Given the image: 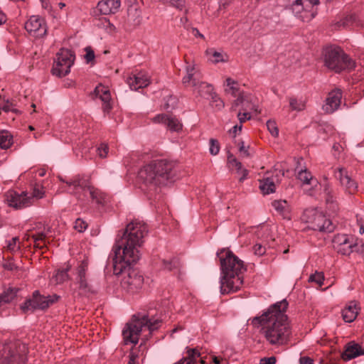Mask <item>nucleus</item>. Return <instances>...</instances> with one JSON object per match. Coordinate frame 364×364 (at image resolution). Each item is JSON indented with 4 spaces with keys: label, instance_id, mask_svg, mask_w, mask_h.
<instances>
[{
    "label": "nucleus",
    "instance_id": "obj_38",
    "mask_svg": "<svg viewBox=\"0 0 364 364\" xmlns=\"http://www.w3.org/2000/svg\"><path fill=\"white\" fill-rule=\"evenodd\" d=\"M205 53L208 60L214 63L223 61L222 54L218 51H215L213 48L207 49Z\"/></svg>",
    "mask_w": 364,
    "mask_h": 364
},
{
    "label": "nucleus",
    "instance_id": "obj_27",
    "mask_svg": "<svg viewBox=\"0 0 364 364\" xmlns=\"http://www.w3.org/2000/svg\"><path fill=\"white\" fill-rule=\"evenodd\" d=\"M224 86L225 94L230 95L234 97H237V98L240 94L245 92L240 90L239 83L230 77L226 79Z\"/></svg>",
    "mask_w": 364,
    "mask_h": 364
},
{
    "label": "nucleus",
    "instance_id": "obj_24",
    "mask_svg": "<svg viewBox=\"0 0 364 364\" xmlns=\"http://www.w3.org/2000/svg\"><path fill=\"white\" fill-rule=\"evenodd\" d=\"M363 354L364 350L360 345L355 343H349L344 352L341 354V358L343 360L348 361Z\"/></svg>",
    "mask_w": 364,
    "mask_h": 364
},
{
    "label": "nucleus",
    "instance_id": "obj_25",
    "mask_svg": "<svg viewBox=\"0 0 364 364\" xmlns=\"http://www.w3.org/2000/svg\"><path fill=\"white\" fill-rule=\"evenodd\" d=\"M323 193L325 195L326 203L328 205V209L335 213L338 210V205L336 202V197L332 188L328 183H325L323 185Z\"/></svg>",
    "mask_w": 364,
    "mask_h": 364
},
{
    "label": "nucleus",
    "instance_id": "obj_47",
    "mask_svg": "<svg viewBox=\"0 0 364 364\" xmlns=\"http://www.w3.org/2000/svg\"><path fill=\"white\" fill-rule=\"evenodd\" d=\"M18 238L17 237H13L7 242V249L11 252H16L20 249L19 245L17 243Z\"/></svg>",
    "mask_w": 364,
    "mask_h": 364
},
{
    "label": "nucleus",
    "instance_id": "obj_45",
    "mask_svg": "<svg viewBox=\"0 0 364 364\" xmlns=\"http://www.w3.org/2000/svg\"><path fill=\"white\" fill-rule=\"evenodd\" d=\"M324 276L322 272H316L315 274H311L309 278V282H315L318 284L319 287H321L323 284Z\"/></svg>",
    "mask_w": 364,
    "mask_h": 364
},
{
    "label": "nucleus",
    "instance_id": "obj_22",
    "mask_svg": "<svg viewBox=\"0 0 364 364\" xmlns=\"http://www.w3.org/2000/svg\"><path fill=\"white\" fill-rule=\"evenodd\" d=\"M252 96L247 92L240 94V96L232 102L231 109L235 110L237 106H242V110L247 112V110H257L255 106L252 103Z\"/></svg>",
    "mask_w": 364,
    "mask_h": 364
},
{
    "label": "nucleus",
    "instance_id": "obj_55",
    "mask_svg": "<svg viewBox=\"0 0 364 364\" xmlns=\"http://www.w3.org/2000/svg\"><path fill=\"white\" fill-rule=\"evenodd\" d=\"M175 102L176 99L172 96H169L167 101L163 105V109L168 110L170 108H173L174 107Z\"/></svg>",
    "mask_w": 364,
    "mask_h": 364
},
{
    "label": "nucleus",
    "instance_id": "obj_28",
    "mask_svg": "<svg viewBox=\"0 0 364 364\" xmlns=\"http://www.w3.org/2000/svg\"><path fill=\"white\" fill-rule=\"evenodd\" d=\"M358 314V310L357 305L354 301H351L350 304L342 311L343 318L348 323L353 322L356 318Z\"/></svg>",
    "mask_w": 364,
    "mask_h": 364
},
{
    "label": "nucleus",
    "instance_id": "obj_48",
    "mask_svg": "<svg viewBox=\"0 0 364 364\" xmlns=\"http://www.w3.org/2000/svg\"><path fill=\"white\" fill-rule=\"evenodd\" d=\"M354 245L350 242L346 246L337 247L338 252L343 255H349L353 252Z\"/></svg>",
    "mask_w": 364,
    "mask_h": 364
},
{
    "label": "nucleus",
    "instance_id": "obj_4",
    "mask_svg": "<svg viewBox=\"0 0 364 364\" xmlns=\"http://www.w3.org/2000/svg\"><path fill=\"white\" fill-rule=\"evenodd\" d=\"M174 165L167 160L154 161L144 166L139 172V180L150 191L173 180Z\"/></svg>",
    "mask_w": 364,
    "mask_h": 364
},
{
    "label": "nucleus",
    "instance_id": "obj_46",
    "mask_svg": "<svg viewBox=\"0 0 364 364\" xmlns=\"http://www.w3.org/2000/svg\"><path fill=\"white\" fill-rule=\"evenodd\" d=\"M237 146L239 147V151L243 157H250L252 154L250 151V146H245L244 141H241L238 142Z\"/></svg>",
    "mask_w": 364,
    "mask_h": 364
},
{
    "label": "nucleus",
    "instance_id": "obj_35",
    "mask_svg": "<svg viewBox=\"0 0 364 364\" xmlns=\"http://www.w3.org/2000/svg\"><path fill=\"white\" fill-rule=\"evenodd\" d=\"M18 291V289L17 288H9L1 293L0 294V306L11 301L17 296Z\"/></svg>",
    "mask_w": 364,
    "mask_h": 364
},
{
    "label": "nucleus",
    "instance_id": "obj_58",
    "mask_svg": "<svg viewBox=\"0 0 364 364\" xmlns=\"http://www.w3.org/2000/svg\"><path fill=\"white\" fill-rule=\"evenodd\" d=\"M276 361V358L274 356L269 358H263L260 359L259 364H275Z\"/></svg>",
    "mask_w": 364,
    "mask_h": 364
},
{
    "label": "nucleus",
    "instance_id": "obj_7",
    "mask_svg": "<svg viewBox=\"0 0 364 364\" xmlns=\"http://www.w3.org/2000/svg\"><path fill=\"white\" fill-rule=\"evenodd\" d=\"M28 347L19 340L0 343V364H25Z\"/></svg>",
    "mask_w": 364,
    "mask_h": 364
},
{
    "label": "nucleus",
    "instance_id": "obj_23",
    "mask_svg": "<svg viewBox=\"0 0 364 364\" xmlns=\"http://www.w3.org/2000/svg\"><path fill=\"white\" fill-rule=\"evenodd\" d=\"M119 7V0H102L97 4V9L103 15L115 14Z\"/></svg>",
    "mask_w": 364,
    "mask_h": 364
},
{
    "label": "nucleus",
    "instance_id": "obj_14",
    "mask_svg": "<svg viewBox=\"0 0 364 364\" xmlns=\"http://www.w3.org/2000/svg\"><path fill=\"white\" fill-rule=\"evenodd\" d=\"M59 296L54 294L53 296H44L40 294L38 291H35L31 299H27L21 306V309L23 313L33 311L36 309H46L50 304L57 301Z\"/></svg>",
    "mask_w": 364,
    "mask_h": 364
},
{
    "label": "nucleus",
    "instance_id": "obj_20",
    "mask_svg": "<svg viewBox=\"0 0 364 364\" xmlns=\"http://www.w3.org/2000/svg\"><path fill=\"white\" fill-rule=\"evenodd\" d=\"M127 82L132 90H137L139 88L146 87L149 84V78L145 73L139 72L129 76Z\"/></svg>",
    "mask_w": 364,
    "mask_h": 364
},
{
    "label": "nucleus",
    "instance_id": "obj_63",
    "mask_svg": "<svg viewBox=\"0 0 364 364\" xmlns=\"http://www.w3.org/2000/svg\"><path fill=\"white\" fill-rule=\"evenodd\" d=\"M241 129H242V125H240V126L235 125L232 127V129L230 132L235 134L237 130L240 131Z\"/></svg>",
    "mask_w": 364,
    "mask_h": 364
},
{
    "label": "nucleus",
    "instance_id": "obj_18",
    "mask_svg": "<svg viewBox=\"0 0 364 364\" xmlns=\"http://www.w3.org/2000/svg\"><path fill=\"white\" fill-rule=\"evenodd\" d=\"M154 123H161L171 132H179L183 129V124L178 118L166 114H159L152 119Z\"/></svg>",
    "mask_w": 364,
    "mask_h": 364
},
{
    "label": "nucleus",
    "instance_id": "obj_30",
    "mask_svg": "<svg viewBox=\"0 0 364 364\" xmlns=\"http://www.w3.org/2000/svg\"><path fill=\"white\" fill-rule=\"evenodd\" d=\"M259 188L264 194L274 193L276 189L274 178L267 176L259 180Z\"/></svg>",
    "mask_w": 364,
    "mask_h": 364
},
{
    "label": "nucleus",
    "instance_id": "obj_11",
    "mask_svg": "<svg viewBox=\"0 0 364 364\" xmlns=\"http://www.w3.org/2000/svg\"><path fill=\"white\" fill-rule=\"evenodd\" d=\"M182 82L185 85H191L195 87L203 97L209 99L214 93L213 85L200 81V74L193 66L186 68V75L183 77Z\"/></svg>",
    "mask_w": 364,
    "mask_h": 364
},
{
    "label": "nucleus",
    "instance_id": "obj_26",
    "mask_svg": "<svg viewBox=\"0 0 364 364\" xmlns=\"http://www.w3.org/2000/svg\"><path fill=\"white\" fill-rule=\"evenodd\" d=\"M272 206L276 211L279 213L284 219H291L290 215V205L285 200H274L272 202Z\"/></svg>",
    "mask_w": 364,
    "mask_h": 364
},
{
    "label": "nucleus",
    "instance_id": "obj_19",
    "mask_svg": "<svg viewBox=\"0 0 364 364\" xmlns=\"http://www.w3.org/2000/svg\"><path fill=\"white\" fill-rule=\"evenodd\" d=\"M342 92L339 89L329 92L325 104L323 105V111L327 114H331L337 110L341 105Z\"/></svg>",
    "mask_w": 364,
    "mask_h": 364
},
{
    "label": "nucleus",
    "instance_id": "obj_56",
    "mask_svg": "<svg viewBox=\"0 0 364 364\" xmlns=\"http://www.w3.org/2000/svg\"><path fill=\"white\" fill-rule=\"evenodd\" d=\"M86 54L85 55V58L87 63L91 62L95 58V53L94 51L92 50L91 48L87 47L85 48Z\"/></svg>",
    "mask_w": 364,
    "mask_h": 364
},
{
    "label": "nucleus",
    "instance_id": "obj_1",
    "mask_svg": "<svg viewBox=\"0 0 364 364\" xmlns=\"http://www.w3.org/2000/svg\"><path fill=\"white\" fill-rule=\"evenodd\" d=\"M147 232V226L143 221L132 220L127 225L122 235L116 240L109 257L114 274L127 273L121 284L129 293L137 292L144 284L143 275L139 270L131 267V265L139 259V248Z\"/></svg>",
    "mask_w": 364,
    "mask_h": 364
},
{
    "label": "nucleus",
    "instance_id": "obj_5",
    "mask_svg": "<svg viewBox=\"0 0 364 364\" xmlns=\"http://www.w3.org/2000/svg\"><path fill=\"white\" fill-rule=\"evenodd\" d=\"M149 312L146 315H134L130 322L127 323L122 331L124 344L133 343L136 345L139 341V336L141 331L147 329L149 333L157 330L161 323V320L150 318Z\"/></svg>",
    "mask_w": 364,
    "mask_h": 364
},
{
    "label": "nucleus",
    "instance_id": "obj_9",
    "mask_svg": "<svg viewBox=\"0 0 364 364\" xmlns=\"http://www.w3.org/2000/svg\"><path fill=\"white\" fill-rule=\"evenodd\" d=\"M66 183L69 187L68 191L70 193L78 194L82 191L85 196L89 195L97 204H104L106 201V196L100 190L88 186L85 179L77 176L67 181Z\"/></svg>",
    "mask_w": 364,
    "mask_h": 364
},
{
    "label": "nucleus",
    "instance_id": "obj_62",
    "mask_svg": "<svg viewBox=\"0 0 364 364\" xmlns=\"http://www.w3.org/2000/svg\"><path fill=\"white\" fill-rule=\"evenodd\" d=\"M193 33L195 36H198L200 38H204V36L201 34L197 28H193Z\"/></svg>",
    "mask_w": 364,
    "mask_h": 364
},
{
    "label": "nucleus",
    "instance_id": "obj_44",
    "mask_svg": "<svg viewBox=\"0 0 364 364\" xmlns=\"http://www.w3.org/2000/svg\"><path fill=\"white\" fill-rule=\"evenodd\" d=\"M333 242L338 245V247L346 246L350 242L349 237L346 235H338L335 237Z\"/></svg>",
    "mask_w": 364,
    "mask_h": 364
},
{
    "label": "nucleus",
    "instance_id": "obj_42",
    "mask_svg": "<svg viewBox=\"0 0 364 364\" xmlns=\"http://www.w3.org/2000/svg\"><path fill=\"white\" fill-rule=\"evenodd\" d=\"M209 99L210 100V105L214 107L217 110H220L224 107L225 104L223 101L215 92Z\"/></svg>",
    "mask_w": 364,
    "mask_h": 364
},
{
    "label": "nucleus",
    "instance_id": "obj_33",
    "mask_svg": "<svg viewBox=\"0 0 364 364\" xmlns=\"http://www.w3.org/2000/svg\"><path fill=\"white\" fill-rule=\"evenodd\" d=\"M337 24L338 27L343 26V28H348L354 26H361L360 20L358 19V16L355 14L347 16L343 19L338 21Z\"/></svg>",
    "mask_w": 364,
    "mask_h": 364
},
{
    "label": "nucleus",
    "instance_id": "obj_64",
    "mask_svg": "<svg viewBox=\"0 0 364 364\" xmlns=\"http://www.w3.org/2000/svg\"><path fill=\"white\" fill-rule=\"evenodd\" d=\"M213 360L215 364H220V361H221V359L218 358V357H216V356H215V357H213Z\"/></svg>",
    "mask_w": 364,
    "mask_h": 364
},
{
    "label": "nucleus",
    "instance_id": "obj_39",
    "mask_svg": "<svg viewBox=\"0 0 364 364\" xmlns=\"http://www.w3.org/2000/svg\"><path fill=\"white\" fill-rule=\"evenodd\" d=\"M44 193L43 188L40 185L36 184L33 186L32 193L30 195L28 194V198H32L33 205L35 200L43 198Z\"/></svg>",
    "mask_w": 364,
    "mask_h": 364
},
{
    "label": "nucleus",
    "instance_id": "obj_29",
    "mask_svg": "<svg viewBox=\"0 0 364 364\" xmlns=\"http://www.w3.org/2000/svg\"><path fill=\"white\" fill-rule=\"evenodd\" d=\"M298 178L304 185H311L314 188L318 185V180L314 178L311 172L308 171L307 169L300 170L298 173Z\"/></svg>",
    "mask_w": 364,
    "mask_h": 364
},
{
    "label": "nucleus",
    "instance_id": "obj_2",
    "mask_svg": "<svg viewBox=\"0 0 364 364\" xmlns=\"http://www.w3.org/2000/svg\"><path fill=\"white\" fill-rule=\"evenodd\" d=\"M288 306L286 299L269 307L260 316L255 317L252 323L262 326V333L271 345L284 344L291 333L288 318L285 311Z\"/></svg>",
    "mask_w": 364,
    "mask_h": 364
},
{
    "label": "nucleus",
    "instance_id": "obj_17",
    "mask_svg": "<svg viewBox=\"0 0 364 364\" xmlns=\"http://www.w3.org/2000/svg\"><path fill=\"white\" fill-rule=\"evenodd\" d=\"M336 177L339 180L341 186L345 189L346 192L349 194L355 193L358 188V183L352 178L346 168H339L337 172H336Z\"/></svg>",
    "mask_w": 364,
    "mask_h": 364
},
{
    "label": "nucleus",
    "instance_id": "obj_40",
    "mask_svg": "<svg viewBox=\"0 0 364 364\" xmlns=\"http://www.w3.org/2000/svg\"><path fill=\"white\" fill-rule=\"evenodd\" d=\"M188 356L187 358H183L184 364L186 362V364H195L196 358L200 356V353L196 348H190L187 350Z\"/></svg>",
    "mask_w": 364,
    "mask_h": 364
},
{
    "label": "nucleus",
    "instance_id": "obj_59",
    "mask_svg": "<svg viewBox=\"0 0 364 364\" xmlns=\"http://www.w3.org/2000/svg\"><path fill=\"white\" fill-rule=\"evenodd\" d=\"M138 355L133 352L132 350L129 355V362L127 364H136Z\"/></svg>",
    "mask_w": 364,
    "mask_h": 364
},
{
    "label": "nucleus",
    "instance_id": "obj_53",
    "mask_svg": "<svg viewBox=\"0 0 364 364\" xmlns=\"http://www.w3.org/2000/svg\"><path fill=\"white\" fill-rule=\"evenodd\" d=\"M253 251L256 255L262 256L265 253L266 248L264 245H262L261 244H256L253 247Z\"/></svg>",
    "mask_w": 364,
    "mask_h": 364
},
{
    "label": "nucleus",
    "instance_id": "obj_8",
    "mask_svg": "<svg viewBox=\"0 0 364 364\" xmlns=\"http://www.w3.org/2000/svg\"><path fill=\"white\" fill-rule=\"evenodd\" d=\"M301 220L308 224V228L320 232H331L335 229L332 221L316 209H306L301 215Z\"/></svg>",
    "mask_w": 364,
    "mask_h": 364
},
{
    "label": "nucleus",
    "instance_id": "obj_32",
    "mask_svg": "<svg viewBox=\"0 0 364 364\" xmlns=\"http://www.w3.org/2000/svg\"><path fill=\"white\" fill-rule=\"evenodd\" d=\"M50 232V228H48L46 231L38 232L37 234L31 236L34 242V246L37 248H43L46 245V238L49 237Z\"/></svg>",
    "mask_w": 364,
    "mask_h": 364
},
{
    "label": "nucleus",
    "instance_id": "obj_61",
    "mask_svg": "<svg viewBox=\"0 0 364 364\" xmlns=\"http://www.w3.org/2000/svg\"><path fill=\"white\" fill-rule=\"evenodd\" d=\"M6 15L2 11H0V25L6 23Z\"/></svg>",
    "mask_w": 364,
    "mask_h": 364
},
{
    "label": "nucleus",
    "instance_id": "obj_41",
    "mask_svg": "<svg viewBox=\"0 0 364 364\" xmlns=\"http://www.w3.org/2000/svg\"><path fill=\"white\" fill-rule=\"evenodd\" d=\"M289 106L292 110L299 112L305 109L306 105L304 101L291 97L289 99Z\"/></svg>",
    "mask_w": 364,
    "mask_h": 364
},
{
    "label": "nucleus",
    "instance_id": "obj_43",
    "mask_svg": "<svg viewBox=\"0 0 364 364\" xmlns=\"http://www.w3.org/2000/svg\"><path fill=\"white\" fill-rule=\"evenodd\" d=\"M15 106L16 103L14 100H7L5 102V104L1 107V109L6 112H12L16 114H19L21 112L18 109H16L14 107Z\"/></svg>",
    "mask_w": 364,
    "mask_h": 364
},
{
    "label": "nucleus",
    "instance_id": "obj_54",
    "mask_svg": "<svg viewBox=\"0 0 364 364\" xmlns=\"http://www.w3.org/2000/svg\"><path fill=\"white\" fill-rule=\"evenodd\" d=\"M108 146L105 144H102L97 149L98 155L101 158H105L108 153Z\"/></svg>",
    "mask_w": 364,
    "mask_h": 364
},
{
    "label": "nucleus",
    "instance_id": "obj_3",
    "mask_svg": "<svg viewBox=\"0 0 364 364\" xmlns=\"http://www.w3.org/2000/svg\"><path fill=\"white\" fill-rule=\"evenodd\" d=\"M220 260L222 276L220 291L223 294L238 291L242 284V274L246 271L243 261L229 250H222L217 253Z\"/></svg>",
    "mask_w": 364,
    "mask_h": 364
},
{
    "label": "nucleus",
    "instance_id": "obj_51",
    "mask_svg": "<svg viewBox=\"0 0 364 364\" xmlns=\"http://www.w3.org/2000/svg\"><path fill=\"white\" fill-rule=\"evenodd\" d=\"M220 151V146L218 140L211 139L210 140V153L212 155H217Z\"/></svg>",
    "mask_w": 364,
    "mask_h": 364
},
{
    "label": "nucleus",
    "instance_id": "obj_31",
    "mask_svg": "<svg viewBox=\"0 0 364 364\" xmlns=\"http://www.w3.org/2000/svg\"><path fill=\"white\" fill-rule=\"evenodd\" d=\"M70 269V267L68 266L65 269H58L51 277L50 282L53 284H59L68 280L69 278L68 271Z\"/></svg>",
    "mask_w": 364,
    "mask_h": 364
},
{
    "label": "nucleus",
    "instance_id": "obj_34",
    "mask_svg": "<svg viewBox=\"0 0 364 364\" xmlns=\"http://www.w3.org/2000/svg\"><path fill=\"white\" fill-rule=\"evenodd\" d=\"M228 164L236 168L237 172L242 173V176L240 178V181H242L246 178L248 171L247 169L242 168V164L231 154H230L228 156Z\"/></svg>",
    "mask_w": 364,
    "mask_h": 364
},
{
    "label": "nucleus",
    "instance_id": "obj_6",
    "mask_svg": "<svg viewBox=\"0 0 364 364\" xmlns=\"http://www.w3.org/2000/svg\"><path fill=\"white\" fill-rule=\"evenodd\" d=\"M325 65L336 73L350 71L355 67V62L338 46H328L323 50Z\"/></svg>",
    "mask_w": 364,
    "mask_h": 364
},
{
    "label": "nucleus",
    "instance_id": "obj_60",
    "mask_svg": "<svg viewBox=\"0 0 364 364\" xmlns=\"http://www.w3.org/2000/svg\"><path fill=\"white\" fill-rule=\"evenodd\" d=\"M300 364H314V360L307 356L301 357L299 359Z\"/></svg>",
    "mask_w": 364,
    "mask_h": 364
},
{
    "label": "nucleus",
    "instance_id": "obj_13",
    "mask_svg": "<svg viewBox=\"0 0 364 364\" xmlns=\"http://www.w3.org/2000/svg\"><path fill=\"white\" fill-rule=\"evenodd\" d=\"M75 55L70 50L62 48L56 54V58L52 68V73L58 77L68 75L73 65Z\"/></svg>",
    "mask_w": 364,
    "mask_h": 364
},
{
    "label": "nucleus",
    "instance_id": "obj_36",
    "mask_svg": "<svg viewBox=\"0 0 364 364\" xmlns=\"http://www.w3.org/2000/svg\"><path fill=\"white\" fill-rule=\"evenodd\" d=\"M12 135L7 131L0 132V147L6 149L12 144Z\"/></svg>",
    "mask_w": 364,
    "mask_h": 364
},
{
    "label": "nucleus",
    "instance_id": "obj_12",
    "mask_svg": "<svg viewBox=\"0 0 364 364\" xmlns=\"http://www.w3.org/2000/svg\"><path fill=\"white\" fill-rule=\"evenodd\" d=\"M88 260L87 258L80 262L76 268L75 284V291L79 295L87 296L95 292L93 286L87 279Z\"/></svg>",
    "mask_w": 364,
    "mask_h": 364
},
{
    "label": "nucleus",
    "instance_id": "obj_16",
    "mask_svg": "<svg viewBox=\"0 0 364 364\" xmlns=\"http://www.w3.org/2000/svg\"><path fill=\"white\" fill-rule=\"evenodd\" d=\"M25 29L36 38L44 36L47 32L44 20L38 16H31L25 23Z\"/></svg>",
    "mask_w": 364,
    "mask_h": 364
},
{
    "label": "nucleus",
    "instance_id": "obj_10",
    "mask_svg": "<svg viewBox=\"0 0 364 364\" xmlns=\"http://www.w3.org/2000/svg\"><path fill=\"white\" fill-rule=\"evenodd\" d=\"M293 13L302 21H311L318 13L319 0H288Z\"/></svg>",
    "mask_w": 364,
    "mask_h": 364
},
{
    "label": "nucleus",
    "instance_id": "obj_50",
    "mask_svg": "<svg viewBox=\"0 0 364 364\" xmlns=\"http://www.w3.org/2000/svg\"><path fill=\"white\" fill-rule=\"evenodd\" d=\"M178 10L182 11L185 8V0H168V4Z\"/></svg>",
    "mask_w": 364,
    "mask_h": 364
},
{
    "label": "nucleus",
    "instance_id": "obj_52",
    "mask_svg": "<svg viewBox=\"0 0 364 364\" xmlns=\"http://www.w3.org/2000/svg\"><path fill=\"white\" fill-rule=\"evenodd\" d=\"M267 127L273 136H278L279 130L274 121L269 120L267 122Z\"/></svg>",
    "mask_w": 364,
    "mask_h": 364
},
{
    "label": "nucleus",
    "instance_id": "obj_37",
    "mask_svg": "<svg viewBox=\"0 0 364 364\" xmlns=\"http://www.w3.org/2000/svg\"><path fill=\"white\" fill-rule=\"evenodd\" d=\"M162 265L164 269L173 271L180 268L181 262L178 257H172L170 259H163Z\"/></svg>",
    "mask_w": 364,
    "mask_h": 364
},
{
    "label": "nucleus",
    "instance_id": "obj_15",
    "mask_svg": "<svg viewBox=\"0 0 364 364\" xmlns=\"http://www.w3.org/2000/svg\"><path fill=\"white\" fill-rule=\"evenodd\" d=\"M5 201L9 206L15 209H22L32 205V198H28V193L26 191L19 193L9 190L5 193Z\"/></svg>",
    "mask_w": 364,
    "mask_h": 364
},
{
    "label": "nucleus",
    "instance_id": "obj_21",
    "mask_svg": "<svg viewBox=\"0 0 364 364\" xmlns=\"http://www.w3.org/2000/svg\"><path fill=\"white\" fill-rule=\"evenodd\" d=\"M93 94L96 97H99L103 102L102 109L105 112H108L112 109L111 95L109 89L102 85H97Z\"/></svg>",
    "mask_w": 364,
    "mask_h": 364
},
{
    "label": "nucleus",
    "instance_id": "obj_49",
    "mask_svg": "<svg viewBox=\"0 0 364 364\" xmlns=\"http://www.w3.org/2000/svg\"><path fill=\"white\" fill-rule=\"evenodd\" d=\"M87 228V223L80 218H77L75 222L74 228L80 232H84Z\"/></svg>",
    "mask_w": 364,
    "mask_h": 364
},
{
    "label": "nucleus",
    "instance_id": "obj_57",
    "mask_svg": "<svg viewBox=\"0 0 364 364\" xmlns=\"http://www.w3.org/2000/svg\"><path fill=\"white\" fill-rule=\"evenodd\" d=\"M237 117L241 124L251 118L250 113L245 111H244L243 113L239 112L237 114Z\"/></svg>",
    "mask_w": 364,
    "mask_h": 364
}]
</instances>
